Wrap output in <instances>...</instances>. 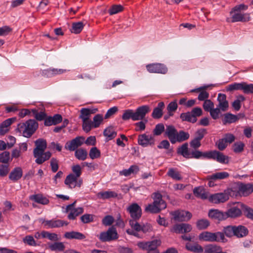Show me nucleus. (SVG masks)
<instances>
[{
    "label": "nucleus",
    "instance_id": "f257e3e1",
    "mask_svg": "<svg viewBox=\"0 0 253 253\" xmlns=\"http://www.w3.org/2000/svg\"><path fill=\"white\" fill-rule=\"evenodd\" d=\"M36 148L34 149L33 154L36 158L35 162L38 164H42L51 157V153L49 151L44 152L46 148V142L45 140L39 139L35 141Z\"/></svg>",
    "mask_w": 253,
    "mask_h": 253
},
{
    "label": "nucleus",
    "instance_id": "f03ea898",
    "mask_svg": "<svg viewBox=\"0 0 253 253\" xmlns=\"http://www.w3.org/2000/svg\"><path fill=\"white\" fill-rule=\"evenodd\" d=\"M150 111V108L148 105L140 106L135 111L133 110L127 109L124 111L122 115V119L124 121L130 119L133 121L142 120Z\"/></svg>",
    "mask_w": 253,
    "mask_h": 253
},
{
    "label": "nucleus",
    "instance_id": "7ed1b4c3",
    "mask_svg": "<svg viewBox=\"0 0 253 253\" xmlns=\"http://www.w3.org/2000/svg\"><path fill=\"white\" fill-rule=\"evenodd\" d=\"M38 127V123L34 120L30 119L25 123L19 124L16 130L22 132L24 137L29 138L35 132Z\"/></svg>",
    "mask_w": 253,
    "mask_h": 253
},
{
    "label": "nucleus",
    "instance_id": "20e7f679",
    "mask_svg": "<svg viewBox=\"0 0 253 253\" xmlns=\"http://www.w3.org/2000/svg\"><path fill=\"white\" fill-rule=\"evenodd\" d=\"M161 240L159 239H154L148 242H139L137 246L142 250H146L147 253H160L158 247L161 245Z\"/></svg>",
    "mask_w": 253,
    "mask_h": 253
},
{
    "label": "nucleus",
    "instance_id": "39448f33",
    "mask_svg": "<svg viewBox=\"0 0 253 253\" xmlns=\"http://www.w3.org/2000/svg\"><path fill=\"white\" fill-rule=\"evenodd\" d=\"M203 111L200 107H195L191 111L182 113L180 114V118L182 121L195 123L197 121V117L202 115Z\"/></svg>",
    "mask_w": 253,
    "mask_h": 253
},
{
    "label": "nucleus",
    "instance_id": "423d86ee",
    "mask_svg": "<svg viewBox=\"0 0 253 253\" xmlns=\"http://www.w3.org/2000/svg\"><path fill=\"white\" fill-rule=\"evenodd\" d=\"M232 205L234 206L233 207L224 212L225 220L228 217L234 219L242 215L244 204L240 202H237L234 203Z\"/></svg>",
    "mask_w": 253,
    "mask_h": 253
},
{
    "label": "nucleus",
    "instance_id": "0eeeda50",
    "mask_svg": "<svg viewBox=\"0 0 253 253\" xmlns=\"http://www.w3.org/2000/svg\"><path fill=\"white\" fill-rule=\"evenodd\" d=\"M98 238L101 241L106 242L117 240L119 236L116 228L112 226L107 231L101 232Z\"/></svg>",
    "mask_w": 253,
    "mask_h": 253
},
{
    "label": "nucleus",
    "instance_id": "6e6552de",
    "mask_svg": "<svg viewBox=\"0 0 253 253\" xmlns=\"http://www.w3.org/2000/svg\"><path fill=\"white\" fill-rule=\"evenodd\" d=\"M172 219L178 221H185L191 219L192 214L187 211L177 210L170 212Z\"/></svg>",
    "mask_w": 253,
    "mask_h": 253
},
{
    "label": "nucleus",
    "instance_id": "1a4fd4ad",
    "mask_svg": "<svg viewBox=\"0 0 253 253\" xmlns=\"http://www.w3.org/2000/svg\"><path fill=\"white\" fill-rule=\"evenodd\" d=\"M146 67L147 70L151 73L166 74L168 71L167 67L165 64L160 63L149 64Z\"/></svg>",
    "mask_w": 253,
    "mask_h": 253
},
{
    "label": "nucleus",
    "instance_id": "9d476101",
    "mask_svg": "<svg viewBox=\"0 0 253 253\" xmlns=\"http://www.w3.org/2000/svg\"><path fill=\"white\" fill-rule=\"evenodd\" d=\"M64 183L68 188L73 189L78 186L81 187L83 183L82 179H79L74 176V174L70 173L68 175L64 181Z\"/></svg>",
    "mask_w": 253,
    "mask_h": 253
},
{
    "label": "nucleus",
    "instance_id": "9b49d317",
    "mask_svg": "<svg viewBox=\"0 0 253 253\" xmlns=\"http://www.w3.org/2000/svg\"><path fill=\"white\" fill-rule=\"evenodd\" d=\"M229 198V195L225 192L218 193L211 195L209 197V201L214 204H220L225 202Z\"/></svg>",
    "mask_w": 253,
    "mask_h": 253
},
{
    "label": "nucleus",
    "instance_id": "f8f14e48",
    "mask_svg": "<svg viewBox=\"0 0 253 253\" xmlns=\"http://www.w3.org/2000/svg\"><path fill=\"white\" fill-rule=\"evenodd\" d=\"M76 201L73 203L68 205L66 207V211L67 212H69L68 215V217L69 220H74L76 217L81 214L83 212V209L82 208H74L75 205Z\"/></svg>",
    "mask_w": 253,
    "mask_h": 253
},
{
    "label": "nucleus",
    "instance_id": "ddd939ff",
    "mask_svg": "<svg viewBox=\"0 0 253 253\" xmlns=\"http://www.w3.org/2000/svg\"><path fill=\"white\" fill-rule=\"evenodd\" d=\"M127 211L133 220H138L141 216V209L136 203H133L127 208Z\"/></svg>",
    "mask_w": 253,
    "mask_h": 253
},
{
    "label": "nucleus",
    "instance_id": "4468645a",
    "mask_svg": "<svg viewBox=\"0 0 253 253\" xmlns=\"http://www.w3.org/2000/svg\"><path fill=\"white\" fill-rule=\"evenodd\" d=\"M84 140V137H77L71 141L67 142L65 144V148L69 151H73L83 144Z\"/></svg>",
    "mask_w": 253,
    "mask_h": 253
},
{
    "label": "nucleus",
    "instance_id": "2eb2a0df",
    "mask_svg": "<svg viewBox=\"0 0 253 253\" xmlns=\"http://www.w3.org/2000/svg\"><path fill=\"white\" fill-rule=\"evenodd\" d=\"M192 230L191 226L187 223H182L175 224L170 229V231L176 233H185L190 232Z\"/></svg>",
    "mask_w": 253,
    "mask_h": 253
},
{
    "label": "nucleus",
    "instance_id": "dca6fc26",
    "mask_svg": "<svg viewBox=\"0 0 253 253\" xmlns=\"http://www.w3.org/2000/svg\"><path fill=\"white\" fill-rule=\"evenodd\" d=\"M130 224L132 228L136 231H142L145 233L151 230V226L148 222H146L145 224L143 222H130Z\"/></svg>",
    "mask_w": 253,
    "mask_h": 253
},
{
    "label": "nucleus",
    "instance_id": "f3484780",
    "mask_svg": "<svg viewBox=\"0 0 253 253\" xmlns=\"http://www.w3.org/2000/svg\"><path fill=\"white\" fill-rule=\"evenodd\" d=\"M70 71L69 69L64 68H50L45 70L42 72L43 75L46 77H51L53 76L65 74Z\"/></svg>",
    "mask_w": 253,
    "mask_h": 253
},
{
    "label": "nucleus",
    "instance_id": "a211bd4d",
    "mask_svg": "<svg viewBox=\"0 0 253 253\" xmlns=\"http://www.w3.org/2000/svg\"><path fill=\"white\" fill-rule=\"evenodd\" d=\"M209 217L212 220H225L224 212L218 209H211L208 212Z\"/></svg>",
    "mask_w": 253,
    "mask_h": 253
},
{
    "label": "nucleus",
    "instance_id": "6ab92c4d",
    "mask_svg": "<svg viewBox=\"0 0 253 253\" xmlns=\"http://www.w3.org/2000/svg\"><path fill=\"white\" fill-rule=\"evenodd\" d=\"M165 134L168 137L172 144L176 143L177 131L173 126H167Z\"/></svg>",
    "mask_w": 253,
    "mask_h": 253
},
{
    "label": "nucleus",
    "instance_id": "aec40b11",
    "mask_svg": "<svg viewBox=\"0 0 253 253\" xmlns=\"http://www.w3.org/2000/svg\"><path fill=\"white\" fill-rule=\"evenodd\" d=\"M23 170L21 167H17L14 168L9 174V179L13 182H16L22 177Z\"/></svg>",
    "mask_w": 253,
    "mask_h": 253
},
{
    "label": "nucleus",
    "instance_id": "412c9836",
    "mask_svg": "<svg viewBox=\"0 0 253 253\" xmlns=\"http://www.w3.org/2000/svg\"><path fill=\"white\" fill-rule=\"evenodd\" d=\"M153 203L154 204L160 208V210L165 209L167 207V204L166 202L162 199V195L161 194L158 192L153 193Z\"/></svg>",
    "mask_w": 253,
    "mask_h": 253
},
{
    "label": "nucleus",
    "instance_id": "4be33fe9",
    "mask_svg": "<svg viewBox=\"0 0 253 253\" xmlns=\"http://www.w3.org/2000/svg\"><path fill=\"white\" fill-rule=\"evenodd\" d=\"M98 111L97 108H82L81 110L80 118L83 121H89L91 114H95Z\"/></svg>",
    "mask_w": 253,
    "mask_h": 253
},
{
    "label": "nucleus",
    "instance_id": "5701e85b",
    "mask_svg": "<svg viewBox=\"0 0 253 253\" xmlns=\"http://www.w3.org/2000/svg\"><path fill=\"white\" fill-rule=\"evenodd\" d=\"M250 20V16L249 13H242L241 12H235L232 16V22H248Z\"/></svg>",
    "mask_w": 253,
    "mask_h": 253
},
{
    "label": "nucleus",
    "instance_id": "b1692460",
    "mask_svg": "<svg viewBox=\"0 0 253 253\" xmlns=\"http://www.w3.org/2000/svg\"><path fill=\"white\" fill-rule=\"evenodd\" d=\"M217 101L218 102V107L220 108L221 111H226L229 107L226 95L222 93L218 94Z\"/></svg>",
    "mask_w": 253,
    "mask_h": 253
},
{
    "label": "nucleus",
    "instance_id": "393cba45",
    "mask_svg": "<svg viewBox=\"0 0 253 253\" xmlns=\"http://www.w3.org/2000/svg\"><path fill=\"white\" fill-rule=\"evenodd\" d=\"M165 104L163 102L158 103L157 107L155 108L152 114V116L154 119H160L163 116V110L164 108Z\"/></svg>",
    "mask_w": 253,
    "mask_h": 253
},
{
    "label": "nucleus",
    "instance_id": "a878e982",
    "mask_svg": "<svg viewBox=\"0 0 253 253\" xmlns=\"http://www.w3.org/2000/svg\"><path fill=\"white\" fill-rule=\"evenodd\" d=\"M118 194L116 192L110 190L100 192L97 194V198L102 200L108 199L111 198H116Z\"/></svg>",
    "mask_w": 253,
    "mask_h": 253
},
{
    "label": "nucleus",
    "instance_id": "bb28decb",
    "mask_svg": "<svg viewBox=\"0 0 253 253\" xmlns=\"http://www.w3.org/2000/svg\"><path fill=\"white\" fill-rule=\"evenodd\" d=\"M194 194L198 198L202 199H209L208 193L207 192L203 187H195L193 189Z\"/></svg>",
    "mask_w": 253,
    "mask_h": 253
},
{
    "label": "nucleus",
    "instance_id": "cd10ccee",
    "mask_svg": "<svg viewBox=\"0 0 253 253\" xmlns=\"http://www.w3.org/2000/svg\"><path fill=\"white\" fill-rule=\"evenodd\" d=\"M239 191L243 195L248 196L253 192V185L251 184H241L239 186Z\"/></svg>",
    "mask_w": 253,
    "mask_h": 253
},
{
    "label": "nucleus",
    "instance_id": "c85d7f7f",
    "mask_svg": "<svg viewBox=\"0 0 253 253\" xmlns=\"http://www.w3.org/2000/svg\"><path fill=\"white\" fill-rule=\"evenodd\" d=\"M213 156V159L220 163L228 164L229 163V157L220 152L214 151Z\"/></svg>",
    "mask_w": 253,
    "mask_h": 253
},
{
    "label": "nucleus",
    "instance_id": "c756f323",
    "mask_svg": "<svg viewBox=\"0 0 253 253\" xmlns=\"http://www.w3.org/2000/svg\"><path fill=\"white\" fill-rule=\"evenodd\" d=\"M229 174L225 171L215 173L212 175H208L207 177L208 180H220L228 178Z\"/></svg>",
    "mask_w": 253,
    "mask_h": 253
},
{
    "label": "nucleus",
    "instance_id": "7c9ffc66",
    "mask_svg": "<svg viewBox=\"0 0 253 253\" xmlns=\"http://www.w3.org/2000/svg\"><path fill=\"white\" fill-rule=\"evenodd\" d=\"M214 233L210 232H203L199 235V239L207 242H215L216 239L215 238Z\"/></svg>",
    "mask_w": 253,
    "mask_h": 253
},
{
    "label": "nucleus",
    "instance_id": "2f4dec72",
    "mask_svg": "<svg viewBox=\"0 0 253 253\" xmlns=\"http://www.w3.org/2000/svg\"><path fill=\"white\" fill-rule=\"evenodd\" d=\"M152 139L153 137L151 135L143 134L139 135L138 143L140 145L146 146L151 143L150 142Z\"/></svg>",
    "mask_w": 253,
    "mask_h": 253
},
{
    "label": "nucleus",
    "instance_id": "473e14b6",
    "mask_svg": "<svg viewBox=\"0 0 253 253\" xmlns=\"http://www.w3.org/2000/svg\"><path fill=\"white\" fill-rule=\"evenodd\" d=\"M64 237L67 239H75L78 240L84 239L85 236L83 234L75 231L66 232L64 234Z\"/></svg>",
    "mask_w": 253,
    "mask_h": 253
},
{
    "label": "nucleus",
    "instance_id": "72a5a7b5",
    "mask_svg": "<svg viewBox=\"0 0 253 253\" xmlns=\"http://www.w3.org/2000/svg\"><path fill=\"white\" fill-rule=\"evenodd\" d=\"M248 233V230L245 227L239 225L235 226V236L238 238H242L246 236Z\"/></svg>",
    "mask_w": 253,
    "mask_h": 253
},
{
    "label": "nucleus",
    "instance_id": "f704fd0d",
    "mask_svg": "<svg viewBox=\"0 0 253 253\" xmlns=\"http://www.w3.org/2000/svg\"><path fill=\"white\" fill-rule=\"evenodd\" d=\"M188 146V145L187 143L183 144L178 149L177 153L181 155L186 159H189L190 153L191 150H189Z\"/></svg>",
    "mask_w": 253,
    "mask_h": 253
},
{
    "label": "nucleus",
    "instance_id": "c9c22d12",
    "mask_svg": "<svg viewBox=\"0 0 253 253\" xmlns=\"http://www.w3.org/2000/svg\"><path fill=\"white\" fill-rule=\"evenodd\" d=\"M48 248L52 251L62 252L64 250L65 247L63 243L55 241L53 243L48 244Z\"/></svg>",
    "mask_w": 253,
    "mask_h": 253
},
{
    "label": "nucleus",
    "instance_id": "e433bc0d",
    "mask_svg": "<svg viewBox=\"0 0 253 253\" xmlns=\"http://www.w3.org/2000/svg\"><path fill=\"white\" fill-rule=\"evenodd\" d=\"M30 199L42 205H47L49 203V200L41 194L31 195L30 197Z\"/></svg>",
    "mask_w": 253,
    "mask_h": 253
},
{
    "label": "nucleus",
    "instance_id": "4c0bfd02",
    "mask_svg": "<svg viewBox=\"0 0 253 253\" xmlns=\"http://www.w3.org/2000/svg\"><path fill=\"white\" fill-rule=\"evenodd\" d=\"M139 170V169L137 166L133 165L131 166L128 169H125L120 171V174L121 175H124L125 176H128L132 173H136Z\"/></svg>",
    "mask_w": 253,
    "mask_h": 253
},
{
    "label": "nucleus",
    "instance_id": "58836bf2",
    "mask_svg": "<svg viewBox=\"0 0 253 253\" xmlns=\"http://www.w3.org/2000/svg\"><path fill=\"white\" fill-rule=\"evenodd\" d=\"M84 24L82 22H74L72 23L70 31L76 34H79L83 29Z\"/></svg>",
    "mask_w": 253,
    "mask_h": 253
},
{
    "label": "nucleus",
    "instance_id": "ea45409f",
    "mask_svg": "<svg viewBox=\"0 0 253 253\" xmlns=\"http://www.w3.org/2000/svg\"><path fill=\"white\" fill-rule=\"evenodd\" d=\"M238 120L239 117L236 116V115L230 113H227L224 115L223 122L224 124H231L236 122Z\"/></svg>",
    "mask_w": 253,
    "mask_h": 253
},
{
    "label": "nucleus",
    "instance_id": "a19ab883",
    "mask_svg": "<svg viewBox=\"0 0 253 253\" xmlns=\"http://www.w3.org/2000/svg\"><path fill=\"white\" fill-rule=\"evenodd\" d=\"M186 249L190 251L195 253H200L203 252V248L199 245L188 243L186 245Z\"/></svg>",
    "mask_w": 253,
    "mask_h": 253
},
{
    "label": "nucleus",
    "instance_id": "79ce46f5",
    "mask_svg": "<svg viewBox=\"0 0 253 253\" xmlns=\"http://www.w3.org/2000/svg\"><path fill=\"white\" fill-rule=\"evenodd\" d=\"M75 156L78 160L84 161L87 158V152L85 149L80 148L75 151Z\"/></svg>",
    "mask_w": 253,
    "mask_h": 253
},
{
    "label": "nucleus",
    "instance_id": "37998d69",
    "mask_svg": "<svg viewBox=\"0 0 253 253\" xmlns=\"http://www.w3.org/2000/svg\"><path fill=\"white\" fill-rule=\"evenodd\" d=\"M167 175L176 180H180L182 179L179 172L173 168L169 169L167 172Z\"/></svg>",
    "mask_w": 253,
    "mask_h": 253
},
{
    "label": "nucleus",
    "instance_id": "c03bdc74",
    "mask_svg": "<svg viewBox=\"0 0 253 253\" xmlns=\"http://www.w3.org/2000/svg\"><path fill=\"white\" fill-rule=\"evenodd\" d=\"M42 237L43 238H47L52 241L59 240L57 234L54 233H49L45 231H42Z\"/></svg>",
    "mask_w": 253,
    "mask_h": 253
},
{
    "label": "nucleus",
    "instance_id": "a18cd8bd",
    "mask_svg": "<svg viewBox=\"0 0 253 253\" xmlns=\"http://www.w3.org/2000/svg\"><path fill=\"white\" fill-rule=\"evenodd\" d=\"M104 135L108 140H111L115 138L117 135V132L112 127H108L104 131Z\"/></svg>",
    "mask_w": 253,
    "mask_h": 253
},
{
    "label": "nucleus",
    "instance_id": "49530a36",
    "mask_svg": "<svg viewBox=\"0 0 253 253\" xmlns=\"http://www.w3.org/2000/svg\"><path fill=\"white\" fill-rule=\"evenodd\" d=\"M189 136L190 135L188 132H186L183 130H180L179 132H177L176 142H180L186 140L189 138Z\"/></svg>",
    "mask_w": 253,
    "mask_h": 253
},
{
    "label": "nucleus",
    "instance_id": "de8ad7c7",
    "mask_svg": "<svg viewBox=\"0 0 253 253\" xmlns=\"http://www.w3.org/2000/svg\"><path fill=\"white\" fill-rule=\"evenodd\" d=\"M221 251V248L218 246L214 245H210L207 246L205 249V253H216Z\"/></svg>",
    "mask_w": 253,
    "mask_h": 253
},
{
    "label": "nucleus",
    "instance_id": "09e8293b",
    "mask_svg": "<svg viewBox=\"0 0 253 253\" xmlns=\"http://www.w3.org/2000/svg\"><path fill=\"white\" fill-rule=\"evenodd\" d=\"M103 121V116L101 114H97L93 118L92 126L98 127Z\"/></svg>",
    "mask_w": 253,
    "mask_h": 253
},
{
    "label": "nucleus",
    "instance_id": "8fccbe9b",
    "mask_svg": "<svg viewBox=\"0 0 253 253\" xmlns=\"http://www.w3.org/2000/svg\"><path fill=\"white\" fill-rule=\"evenodd\" d=\"M145 211L147 212L155 213H158L161 211L160 208L156 205L154 204L153 202L146 206Z\"/></svg>",
    "mask_w": 253,
    "mask_h": 253
},
{
    "label": "nucleus",
    "instance_id": "3c124183",
    "mask_svg": "<svg viewBox=\"0 0 253 253\" xmlns=\"http://www.w3.org/2000/svg\"><path fill=\"white\" fill-rule=\"evenodd\" d=\"M224 234L228 237L235 236V226H227L223 228Z\"/></svg>",
    "mask_w": 253,
    "mask_h": 253
},
{
    "label": "nucleus",
    "instance_id": "603ef678",
    "mask_svg": "<svg viewBox=\"0 0 253 253\" xmlns=\"http://www.w3.org/2000/svg\"><path fill=\"white\" fill-rule=\"evenodd\" d=\"M124 9V7L122 5H113L111 6V7L109 9V13L110 15H113L117 14L119 12L122 11Z\"/></svg>",
    "mask_w": 253,
    "mask_h": 253
},
{
    "label": "nucleus",
    "instance_id": "864d4df0",
    "mask_svg": "<svg viewBox=\"0 0 253 253\" xmlns=\"http://www.w3.org/2000/svg\"><path fill=\"white\" fill-rule=\"evenodd\" d=\"M242 90L245 93H253V84H247L245 82H242Z\"/></svg>",
    "mask_w": 253,
    "mask_h": 253
},
{
    "label": "nucleus",
    "instance_id": "5fc2aeb1",
    "mask_svg": "<svg viewBox=\"0 0 253 253\" xmlns=\"http://www.w3.org/2000/svg\"><path fill=\"white\" fill-rule=\"evenodd\" d=\"M242 83H234L226 87V90L227 91H231L235 90H242Z\"/></svg>",
    "mask_w": 253,
    "mask_h": 253
},
{
    "label": "nucleus",
    "instance_id": "6e6d98bb",
    "mask_svg": "<svg viewBox=\"0 0 253 253\" xmlns=\"http://www.w3.org/2000/svg\"><path fill=\"white\" fill-rule=\"evenodd\" d=\"M68 222H45L44 226L47 228H58L63 226L64 225L67 226Z\"/></svg>",
    "mask_w": 253,
    "mask_h": 253
},
{
    "label": "nucleus",
    "instance_id": "4d7b16f0",
    "mask_svg": "<svg viewBox=\"0 0 253 253\" xmlns=\"http://www.w3.org/2000/svg\"><path fill=\"white\" fill-rule=\"evenodd\" d=\"M243 211L244 212V214L248 218L251 219V220H253V209L244 204V207H243Z\"/></svg>",
    "mask_w": 253,
    "mask_h": 253
},
{
    "label": "nucleus",
    "instance_id": "13d9d810",
    "mask_svg": "<svg viewBox=\"0 0 253 253\" xmlns=\"http://www.w3.org/2000/svg\"><path fill=\"white\" fill-rule=\"evenodd\" d=\"M89 155L91 159L98 158L100 156V152L96 147H92L90 150Z\"/></svg>",
    "mask_w": 253,
    "mask_h": 253
},
{
    "label": "nucleus",
    "instance_id": "bf43d9fd",
    "mask_svg": "<svg viewBox=\"0 0 253 253\" xmlns=\"http://www.w3.org/2000/svg\"><path fill=\"white\" fill-rule=\"evenodd\" d=\"M8 164L0 165V176H5L9 171Z\"/></svg>",
    "mask_w": 253,
    "mask_h": 253
},
{
    "label": "nucleus",
    "instance_id": "052dcab7",
    "mask_svg": "<svg viewBox=\"0 0 253 253\" xmlns=\"http://www.w3.org/2000/svg\"><path fill=\"white\" fill-rule=\"evenodd\" d=\"M10 158V154L7 151H4L0 154V163L8 164Z\"/></svg>",
    "mask_w": 253,
    "mask_h": 253
},
{
    "label": "nucleus",
    "instance_id": "680f3d73",
    "mask_svg": "<svg viewBox=\"0 0 253 253\" xmlns=\"http://www.w3.org/2000/svg\"><path fill=\"white\" fill-rule=\"evenodd\" d=\"M32 112L33 115H34L35 118L38 121H42L45 119L46 117V114L43 112H41L39 113L38 111L35 109L32 110Z\"/></svg>",
    "mask_w": 253,
    "mask_h": 253
},
{
    "label": "nucleus",
    "instance_id": "e2e57ef3",
    "mask_svg": "<svg viewBox=\"0 0 253 253\" xmlns=\"http://www.w3.org/2000/svg\"><path fill=\"white\" fill-rule=\"evenodd\" d=\"M74 176L79 178L82 174V168L79 165H74L72 167Z\"/></svg>",
    "mask_w": 253,
    "mask_h": 253
},
{
    "label": "nucleus",
    "instance_id": "0e129e2a",
    "mask_svg": "<svg viewBox=\"0 0 253 253\" xmlns=\"http://www.w3.org/2000/svg\"><path fill=\"white\" fill-rule=\"evenodd\" d=\"M203 107L206 111L210 112L214 107V104L211 100L206 99L203 103Z\"/></svg>",
    "mask_w": 253,
    "mask_h": 253
},
{
    "label": "nucleus",
    "instance_id": "69168bd1",
    "mask_svg": "<svg viewBox=\"0 0 253 253\" xmlns=\"http://www.w3.org/2000/svg\"><path fill=\"white\" fill-rule=\"evenodd\" d=\"M177 108V104L175 101L171 102L169 103L167 106V110L169 112V115L172 116L173 114L171 113L172 112H174Z\"/></svg>",
    "mask_w": 253,
    "mask_h": 253
},
{
    "label": "nucleus",
    "instance_id": "338daca9",
    "mask_svg": "<svg viewBox=\"0 0 253 253\" xmlns=\"http://www.w3.org/2000/svg\"><path fill=\"white\" fill-rule=\"evenodd\" d=\"M24 243L32 246H36L37 245L35 240L32 236H26L23 240Z\"/></svg>",
    "mask_w": 253,
    "mask_h": 253
},
{
    "label": "nucleus",
    "instance_id": "774afa93",
    "mask_svg": "<svg viewBox=\"0 0 253 253\" xmlns=\"http://www.w3.org/2000/svg\"><path fill=\"white\" fill-rule=\"evenodd\" d=\"M83 129L86 132H88L91 129L92 123L90 120L83 121Z\"/></svg>",
    "mask_w": 253,
    "mask_h": 253
}]
</instances>
